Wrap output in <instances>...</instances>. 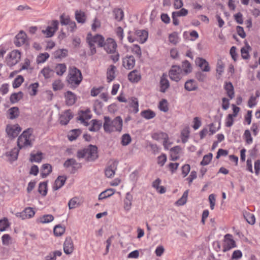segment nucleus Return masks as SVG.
I'll list each match as a JSON object with an SVG mask.
<instances>
[{
	"label": "nucleus",
	"mask_w": 260,
	"mask_h": 260,
	"mask_svg": "<svg viewBox=\"0 0 260 260\" xmlns=\"http://www.w3.org/2000/svg\"><path fill=\"white\" fill-rule=\"evenodd\" d=\"M52 172V166L48 164H44L42 167L41 175L42 178L46 177Z\"/></svg>",
	"instance_id": "33"
},
{
	"label": "nucleus",
	"mask_w": 260,
	"mask_h": 260,
	"mask_svg": "<svg viewBox=\"0 0 260 260\" xmlns=\"http://www.w3.org/2000/svg\"><path fill=\"white\" fill-rule=\"evenodd\" d=\"M54 217L51 214H46L40 218V222L42 223H47L52 221Z\"/></svg>",
	"instance_id": "57"
},
{
	"label": "nucleus",
	"mask_w": 260,
	"mask_h": 260,
	"mask_svg": "<svg viewBox=\"0 0 260 260\" xmlns=\"http://www.w3.org/2000/svg\"><path fill=\"white\" fill-rule=\"evenodd\" d=\"M8 118L10 119H14L19 116L20 112L19 109L17 107H13L8 110Z\"/></svg>",
	"instance_id": "28"
},
{
	"label": "nucleus",
	"mask_w": 260,
	"mask_h": 260,
	"mask_svg": "<svg viewBox=\"0 0 260 260\" xmlns=\"http://www.w3.org/2000/svg\"><path fill=\"white\" fill-rule=\"evenodd\" d=\"M118 162L116 161H112L106 168L105 174L106 177L111 178L114 176L115 171L117 170Z\"/></svg>",
	"instance_id": "17"
},
{
	"label": "nucleus",
	"mask_w": 260,
	"mask_h": 260,
	"mask_svg": "<svg viewBox=\"0 0 260 260\" xmlns=\"http://www.w3.org/2000/svg\"><path fill=\"white\" fill-rule=\"evenodd\" d=\"M49 57V54L47 53L40 54L37 58V62L38 63L44 62Z\"/></svg>",
	"instance_id": "59"
},
{
	"label": "nucleus",
	"mask_w": 260,
	"mask_h": 260,
	"mask_svg": "<svg viewBox=\"0 0 260 260\" xmlns=\"http://www.w3.org/2000/svg\"><path fill=\"white\" fill-rule=\"evenodd\" d=\"M33 130L29 128L25 130L17 139V146L19 149L23 148L30 147L32 146L31 139Z\"/></svg>",
	"instance_id": "4"
},
{
	"label": "nucleus",
	"mask_w": 260,
	"mask_h": 260,
	"mask_svg": "<svg viewBox=\"0 0 260 260\" xmlns=\"http://www.w3.org/2000/svg\"><path fill=\"white\" fill-rule=\"evenodd\" d=\"M20 52L18 50H14L8 54L6 59L7 64L9 67H13L20 61Z\"/></svg>",
	"instance_id": "6"
},
{
	"label": "nucleus",
	"mask_w": 260,
	"mask_h": 260,
	"mask_svg": "<svg viewBox=\"0 0 260 260\" xmlns=\"http://www.w3.org/2000/svg\"><path fill=\"white\" fill-rule=\"evenodd\" d=\"M80 113L81 115L79 116L78 120L85 125L87 126L88 123L86 121V120H88L91 118L92 115L90 114V110L89 109H86L84 111H81Z\"/></svg>",
	"instance_id": "20"
},
{
	"label": "nucleus",
	"mask_w": 260,
	"mask_h": 260,
	"mask_svg": "<svg viewBox=\"0 0 260 260\" xmlns=\"http://www.w3.org/2000/svg\"><path fill=\"white\" fill-rule=\"evenodd\" d=\"M74 249V243L71 237L66 239L63 243V251L67 254H71Z\"/></svg>",
	"instance_id": "15"
},
{
	"label": "nucleus",
	"mask_w": 260,
	"mask_h": 260,
	"mask_svg": "<svg viewBox=\"0 0 260 260\" xmlns=\"http://www.w3.org/2000/svg\"><path fill=\"white\" fill-rule=\"evenodd\" d=\"M67 54L68 50L67 49H58L54 52V56L55 58H62L65 57Z\"/></svg>",
	"instance_id": "49"
},
{
	"label": "nucleus",
	"mask_w": 260,
	"mask_h": 260,
	"mask_svg": "<svg viewBox=\"0 0 260 260\" xmlns=\"http://www.w3.org/2000/svg\"><path fill=\"white\" fill-rule=\"evenodd\" d=\"M132 195L129 192H127L126 194V197L124 201V208L125 210H129L130 209L132 205Z\"/></svg>",
	"instance_id": "43"
},
{
	"label": "nucleus",
	"mask_w": 260,
	"mask_h": 260,
	"mask_svg": "<svg viewBox=\"0 0 260 260\" xmlns=\"http://www.w3.org/2000/svg\"><path fill=\"white\" fill-rule=\"evenodd\" d=\"M116 67L111 65L108 69L107 72V78L108 82L113 81L115 78Z\"/></svg>",
	"instance_id": "29"
},
{
	"label": "nucleus",
	"mask_w": 260,
	"mask_h": 260,
	"mask_svg": "<svg viewBox=\"0 0 260 260\" xmlns=\"http://www.w3.org/2000/svg\"><path fill=\"white\" fill-rule=\"evenodd\" d=\"M141 76L137 70L131 71L128 74V79L133 83L138 82L141 80Z\"/></svg>",
	"instance_id": "24"
},
{
	"label": "nucleus",
	"mask_w": 260,
	"mask_h": 260,
	"mask_svg": "<svg viewBox=\"0 0 260 260\" xmlns=\"http://www.w3.org/2000/svg\"><path fill=\"white\" fill-rule=\"evenodd\" d=\"M27 35L25 32L21 30L16 36L14 43L17 47H20L26 42Z\"/></svg>",
	"instance_id": "14"
},
{
	"label": "nucleus",
	"mask_w": 260,
	"mask_h": 260,
	"mask_svg": "<svg viewBox=\"0 0 260 260\" xmlns=\"http://www.w3.org/2000/svg\"><path fill=\"white\" fill-rule=\"evenodd\" d=\"M245 45L246 48L243 47L241 49V53L242 57L244 59H247L249 58L250 56L249 54L248 51L251 50V47L249 45L248 43L245 42Z\"/></svg>",
	"instance_id": "38"
},
{
	"label": "nucleus",
	"mask_w": 260,
	"mask_h": 260,
	"mask_svg": "<svg viewBox=\"0 0 260 260\" xmlns=\"http://www.w3.org/2000/svg\"><path fill=\"white\" fill-rule=\"evenodd\" d=\"M65 230V227L58 224L54 228L53 232L55 236H60L64 233Z\"/></svg>",
	"instance_id": "52"
},
{
	"label": "nucleus",
	"mask_w": 260,
	"mask_h": 260,
	"mask_svg": "<svg viewBox=\"0 0 260 260\" xmlns=\"http://www.w3.org/2000/svg\"><path fill=\"white\" fill-rule=\"evenodd\" d=\"M39 192L43 196H46L47 193V184L46 182H41L38 188Z\"/></svg>",
	"instance_id": "46"
},
{
	"label": "nucleus",
	"mask_w": 260,
	"mask_h": 260,
	"mask_svg": "<svg viewBox=\"0 0 260 260\" xmlns=\"http://www.w3.org/2000/svg\"><path fill=\"white\" fill-rule=\"evenodd\" d=\"M135 34L138 41L140 43H144L147 41L148 36L147 31L145 30H137L136 31Z\"/></svg>",
	"instance_id": "23"
},
{
	"label": "nucleus",
	"mask_w": 260,
	"mask_h": 260,
	"mask_svg": "<svg viewBox=\"0 0 260 260\" xmlns=\"http://www.w3.org/2000/svg\"><path fill=\"white\" fill-rule=\"evenodd\" d=\"M58 24L59 22L57 20H52L51 22V25L48 26L46 29L42 30V32L46 35V37H51L58 29Z\"/></svg>",
	"instance_id": "10"
},
{
	"label": "nucleus",
	"mask_w": 260,
	"mask_h": 260,
	"mask_svg": "<svg viewBox=\"0 0 260 260\" xmlns=\"http://www.w3.org/2000/svg\"><path fill=\"white\" fill-rule=\"evenodd\" d=\"M67 180V177L64 176H59L55 180L53 188L56 190L61 188Z\"/></svg>",
	"instance_id": "27"
},
{
	"label": "nucleus",
	"mask_w": 260,
	"mask_h": 260,
	"mask_svg": "<svg viewBox=\"0 0 260 260\" xmlns=\"http://www.w3.org/2000/svg\"><path fill=\"white\" fill-rule=\"evenodd\" d=\"M130 107L133 108L134 113H137L139 111V103L136 98L133 97L131 98Z\"/></svg>",
	"instance_id": "50"
},
{
	"label": "nucleus",
	"mask_w": 260,
	"mask_h": 260,
	"mask_svg": "<svg viewBox=\"0 0 260 260\" xmlns=\"http://www.w3.org/2000/svg\"><path fill=\"white\" fill-rule=\"evenodd\" d=\"M122 123L123 121L120 116H117L113 120H111L108 116H105L104 129L105 132L108 133L114 131L121 132Z\"/></svg>",
	"instance_id": "2"
},
{
	"label": "nucleus",
	"mask_w": 260,
	"mask_h": 260,
	"mask_svg": "<svg viewBox=\"0 0 260 260\" xmlns=\"http://www.w3.org/2000/svg\"><path fill=\"white\" fill-rule=\"evenodd\" d=\"M141 115L146 119H150L154 118L156 114L151 110H146L141 112Z\"/></svg>",
	"instance_id": "42"
},
{
	"label": "nucleus",
	"mask_w": 260,
	"mask_h": 260,
	"mask_svg": "<svg viewBox=\"0 0 260 260\" xmlns=\"http://www.w3.org/2000/svg\"><path fill=\"white\" fill-rule=\"evenodd\" d=\"M232 237V235L229 234H227L224 236V244L223 245V252L228 251L237 246L236 242Z\"/></svg>",
	"instance_id": "9"
},
{
	"label": "nucleus",
	"mask_w": 260,
	"mask_h": 260,
	"mask_svg": "<svg viewBox=\"0 0 260 260\" xmlns=\"http://www.w3.org/2000/svg\"><path fill=\"white\" fill-rule=\"evenodd\" d=\"M184 89L187 91H196L198 89V83L194 79H188L184 84Z\"/></svg>",
	"instance_id": "21"
},
{
	"label": "nucleus",
	"mask_w": 260,
	"mask_h": 260,
	"mask_svg": "<svg viewBox=\"0 0 260 260\" xmlns=\"http://www.w3.org/2000/svg\"><path fill=\"white\" fill-rule=\"evenodd\" d=\"M68 82L72 89H75L79 86L82 80V75L80 70L76 67L70 68Z\"/></svg>",
	"instance_id": "3"
},
{
	"label": "nucleus",
	"mask_w": 260,
	"mask_h": 260,
	"mask_svg": "<svg viewBox=\"0 0 260 260\" xmlns=\"http://www.w3.org/2000/svg\"><path fill=\"white\" fill-rule=\"evenodd\" d=\"M19 149L14 148L10 151L6 153V156L8 158L9 161L12 162L17 159Z\"/></svg>",
	"instance_id": "25"
},
{
	"label": "nucleus",
	"mask_w": 260,
	"mask_h": 260,
	"mask_svg": "<svg viewBox=\"0 0 260 260\" xmlns=\"http://www.w3.org/2000/svg\"><path fill=\"white\" fill-rule=\"evenodd\" d=\"M81 131L80 129H74L71 130L68 134V138L70 141L76 140L81 134Z\"/></svg>",
	"instance_id": "39"
},
{
	"label": "nucleus",
	"mask_w": 260,
	"mask_h": 260,
	"mask_svg": "<svg viewBox=\"0 0 260 260\" xmlns=\"http://www.w3.org/2000/svg\"><path fill=\"white\" fill-rule=\"evenodd\" d=\"M182 70L179 66L174 65L169 71L170 78L175 82H178L181 78Z\"/></svg>",
	"instance_id": "7"
},
{
	"label": "nucleus",
	"mask_w": 260,
	"mask_h": 260,
	"mask_svg": "<svg viewBox=\"0 0 260 260\" xmlns=\"http://www.w3.org/2000/svg\"><path fill=\"white\" fill-rule=\"evenodd\" d=\"M152 138L156 141L164 140V146L166 147V142L169 140L168 135L167 134L164 132H157L152 135Z\"/></svg>",
	"instance_id": "22"
},
{
	"label": "nucleus",
	"mask_w": 260,
	"mask_h": 260,
	"mask_svg": "<svg viewBox=\"0 0 260 260\" xmlns=\"http://www.w3.org/2000/svg\"><path fill=\"white\" fill-rule=\"evenodd\" d=\"M73 117V115L71 110H66L60 115L59 122L61 125H67Z\"/></svg>",
	"instance_id": "18"
},
{
	"label": "nucleus",
	"mask_w": 260,
	"mask_h": 260,
	"mask_svg": "<svg viewBox=\"0 0 260 260\" xmlns=\"http://www.w3.org/2000/svg\"><path fill=\"white\" fill-rule=\"evenodd\" d=\"M63 83L60 80H57L52 83V88L54 91L60 90L63 88Z\"/></svg>",
	"instance_id": "56"
},
{
	"label": "nucleus",
	"mask_w": 260,
	"mask_h": 260,
	"mask_svg": "<svg viewBox=\"0 0 260 260\" xmlns=\"http://www.w3.org/2000/svg\"><path fill=\"white\" fill-rule=\"evenodd\" d=\"M188 190H186L184 192L181 198L179 199L176 202V204L179 206L184 205L187 202V199L188 197Z\"/></svg>",
	"instance_id": "53"
},
{
	"label": "nucleus",
	"mask_w": 260,
	"mask_h": 260,
	"mask_svg": "<svg viewBox=\"0 0 260 260\" xmlns=\"http://www.w3.org/2000/svg\"><path fill=\"white\" fill-rule=\"evenodd\" d=\"M169 87V82L167 79L166 76L165 74H163L160 81V91L164 93Z\"/></svg>",
	"instance_id": "26"
},
{
	"label": "nucleus",
	"mask_w": 260,
	"mask_h": 260,
	"mask_svg": "<svg viewBox=\"0 0 260 260\" xmlns=\"http://www.w3.org/2000/svg\"><path fill=\"white\" fill-rule=\"evenodd\" d=\"M197 65L201 68L203 72H209L210 68L207 60L202 57H198L195 60Z\"/></svg>",
	"instance_id": "19"
},
{
	"label": "nucleus",
	"mask_w": 260,
	"mask_h": 260,
	"mask_svg": "<svg viewBox=\"0 0 260 260\" xmlns=\"http://www.w3.org/2000/svg\"><path fill=\"white\" fill-rule=\"evenodd\" d=\"M212 154L209 153V154L205 155L201 162V165L202 166H206L209 164L212 158Z\"/></svg>",
	"instance_id": "61"
},
{
	"label": "nucleus",
	"mask_w": 260,
	"mask_h": 260,
	"mask_svg": "<svg viewBox=\"0 0 260 260\" xmlns=\"http://www.w3.org/2000/svg\"><path fill=\"white\" fill-rule=\"evenodd\" d=\"M75 18L79 23H83L85 22V14L81 11H76L75 12Z\"/></svg>",
	"instance_id": "48"
},
{
	"label": "nucleus",
	"mask_w": 260,
	"mask_h": 260,
	"mask_svg": "<svg viewBox=\"0 0 260 260\" xmlns=\"http://www.w3.org/2000/svg\"><path fill=\"white\" fill-rule=\"evenodd\" d=\"M24 81V78L21 75H19L16 78L13 82V87L14 88L19 87Z\"/></svg>",
	"instance_id": "58"
},
{
	"label": "nucleus",
	"mask_w": 260,
	"mask_h": 260,
	"mask_svg": "<svg viewBox=\"0 0 260 260\" xmlns=\"http://www.w3.org/2000/svg\"><path fill=\"white\" fill-rule=\"evenodd\" d=\"M10 226V223L8 219L6 217H4L2 219H0V231L3 232L6 230L7 228Z\"/></svg>",
	"instance_id": "54"
},
{
	"label": "nucleus",
	"mask_w": 260,
	"mask_h": 260,
	"mask_svg": "<svg viewBox=\"0 0 260 260\" xmlns=\"http://www.w3.org/2000/svg\"><path fill=\"white\" fill-rule=\"evenodd\" d=\"M178 36L177 32H173L170 34L169 36V40L171 43L176 45L178 42Z\"/></svg>",
	"instance_id": "62"
},
{
	"label": "nucleus",
	"mask_w": 260,
	"mask_h": 260,
	"mask_svg": "<svg viewBox=\"0 0 260 260\" xmlns=\"http://www.w3.org/2000/svg\"><path fill=\"white\" fill-rule=\"evenodd\" d=\"M117 44L115 40L112 38H108L102 47L108 54H113L116 52L117 48Z\"/></svg>",
	"instance_id": "8"
},
{
	"label": "nucleus",
	"mask_w": 260,
	"mask_h": 260,
	"mask_svg": "<svg viewBox=\"0 0 260 260\" xmlns=\"http://www.w3.org/2000/svg\"><path fill=\"white\" fill-rule=\"evenodd\" d=\"M21 131V128L18 124L14 125L8 124L6 127L7 137L11 140H13L17 137Z\"/></svg>",
	"instance_id": "5"
},
{
	"label": "nucleus",
	"mask_w": 260,
	"mask_h": 260,
	"mask_svg": "<svg viewBox=\"0 0 260 260\" xmlns=\"http://www.w3.org/2000/svg\"><path fill=\"white\" fill-rule=\"evenodd\" d=\"M63 166L65 168H69L72 167V169L71 172L72 173H75L76 171L81 168L82 167L81 164L77 162V161L74 158L68 159L64 162Z\"/></svg>",
	"instance_id": "12"
},
{
	"label": "nucleus",
	"mask_w": 260,
	"mask_h": 260,
	"mask_svg": "<svg viewBox=\"0 0 260 260\" xmlns=\"http://www.w3.org/2000/svg\"><path fill=\"white\" fill-rule=\"evenodd\" d=\"M62 254V252L60 250H56L50 252L48 255H47L45 260H56V256H60Z\"/></svg>",
	"instance_id": "47"
},
{
	"label": "nucleus",
	"mask_w": 260,
	"mask_h": 260,
	"mask_svg": "<svg viewBox=\"0 0 260 260\" xmlns=\"http://www.w3.org/2000/svg\"><path fill=\"white\" fill-rule=\"evenodd\" d=\"M41 73L45 79H48L53 76L54 71L49 67H45L41 70Z\"/></svg>",
	"instance_id": "45"
},
{
	"label": "nucleus",
	"mask_w": 260,
	"mask_h": 260,
	"mask_svg": "<svg viewBox=\"0 0 260 260\" xmlns=\"http://www.w3.org/2000/svg\"><path fill=\"white\" fill-rule=\"evenodd\" d=\"M57 75L62 76L66 71L67 67L64 63L57 64L55 68Z\"/></svg>",
	"instance_id": "44"
},
{
	"label": "nucleus",
	"mask_w": 260,
	"mask_h": 260,
	"mask_svg": "<svg viewBox=\"0 0 260 260\" xmlns=\"http://www.w3.org/2000/svg\"><path fill=\"white\" fill-rule=\"evenodd\" d=\"M92 126L89 128L90 131L96 132L98 131L102 125V121L96 119H93L91 121Z\"/></svg>",
	"instance_id": "36"
},
{
	"label": "nucleus",
	"mask_w": 260,
	"mask_h": 260,
	"mask_svg": "<svg viewBox=\"0 0 260 260\" xmlns=\"http://www.w3.org/2000/svg\"><path fill=\"white\" fill-rule=\"evenodd\" d=\"M92 41H93L94 43H97L99 47H102L106 41L104 37L99 34L92 37Z\"/></svg>",
	"instance_id": "35"
},
{
	"label": "nucleus",
	"mask_w": 260,
	"mask_h": 260,
	"mask_svg": "<svg viewBox=\"0 0 260 260\" xmlns=\"http://www.w3.org/2000/svg\"><path fill=\"white\" fill-rule=\"evenodd\" d=\"M23 98V93L19 91L18 93H12L10 97V101L11 103L14 104L17 103Z\"/></svg>",
	"instance_id": "40"
},
{
	"label": "nucleus",
	"mask_w": 260,
	"mask_h": 260,
	"mask_svg": "<svg viewBox=\"0 0 260 260\" xmlns=\"http://www.w3.org/2000/svg\"><path fill=\"white\" fill-rule=\"evenodd\" d=\"M35 212L32 208L27 207L22 212L15 213V216L22 220H24L31 218L35 215Z\"/></svg>",
	"instance_id": "11"
},
{
	"label": "nucleus",
	"mask_w": 260,
	"mask_h": 260,
	"mask_svg": "<svg viewBox=\"0 0 260 260\" xmlns=\"http://www.w3.org/2000/svg\"><path fill=\"white\" fill-rule=\"evenodd\" d=\"M71 20L69 16H66L64 14L60 16V22L62 25H67Z\"/></svg>",
	"instance_id": "63"
},
{
	"label": "nucleus",
	"mask_w": 260,
	"mask_h": 260,
	"mask_svg": "<svg viewBox=\"0 0 260 260\" xmlns=\"http://www.w3.org/2000/svg\"><path fill=\"white\" fill-rule=\"evenodd\" d=\"M181 149L179 146H175L170 149L171 154V160H176L179 159V157L178 154L181 151Z\"/></svg>",
	"instance_id": "30"
},
{
	"label": "nucleus",
	"mask_w": 260,
	"mask_h": 260,
	"mask_svg": "<svg viewBox=\"0 0 260 260\" xmlns=\"http://www.w3.org/2000/svg\"><path fill=\"white\" fill-rule=\"evenodd\" d=\"M161 180L159 178H157L152 183V186L159 193H164L166 191V189L165 187L162 186H159L160 184Z\"/></svg>",
	"instance_id": "32"
},
{
	"label": "nucleus",
	"mask_w": 260,
	"mask_h": 260,
	"mask_svg": "<svg viewBox=\"0 0 260 260\" xmlns=\"http://www.w3.org/2000/svg\"><path fill=\"white\" fill-rule=\"evenodd\" d=\"M224 89L226 91L227 95L231 99L234 97V87L231 82H226L224 85Z\"/></svg>",
	"instance_id": "34"
},
{
	"label": "nucleus",
	"mask_w": 260,
	"mask_h": 260,
	"mask_svg": "<svg viewBox=\"0 0 260 260\" xmlns=\"http://www.w3.org/2000/svg\"><path fill=\"white\" fill-rule=\"evenodd\" d=\"M182 72L186 74H189L192 72V67L190 62L188 60H184L182 63Z\"/></svg>",
	"instance_id": "41"
},
{
	"label": "nucleus",
	"mask_w": 260,
	"mask_h": 260,
	"mask_svg": "<svg viewBox=\"0 0 260 260\" xmlns=\"http://www.w3.org/2000/svg\"><path fill=\"white\" fill-rule=\"evenodd\" d=\"M115 192V189L113 188L107 189L101 192L99 196V200H103L112 196Z\"/></svg>",
	"instance_id": "37"
},
{
	"label": "nucleus",
	"mask_w": 260,
	"mask_h": 260,
	"mask_svg": "<svg viewBox=\"0 0 260 260\" xmlns=\"http://www.w3.org/2000/svg\"><path fill=\"white\" fill-rule=\"evenodd\" d=\"M42 153L38 152L36 154H30V160L31 162H40L42 159Z\"/></svg>",
	"instance_id": "51"
},
{
	"label": "nucleus",
	"mask_w": 260,
	"mask_h": 260,
	"mask_svg": "<svg viewBox=\"0 0 260 260\" xmlns=\"http://www.w3.org/2000/svg\"><path fill=\"white\" fill-rule=\"evenodd\" d=\"M243 137L247 144H250L252 143L253 139L249 130L246 129L245 131Z\"/></svg>",
	"instance_id": "64"
},
{
	"label": "nucleus",
	"mask_w": 260,
	"mask_h": 260,
	"mask_svg": "<svg viewBox=\"0 0 260 260\" xmlns=\"http://www.w3.org/2000/svg\"><path fill=\"white\" fill-rule=\"evenodd\" d=\"M136 60L133 55H126L122 59V66L127 70L132 69L135 66Z\"/></svg>",
	"instance_id": "13"
},
{
	"label": "nucleus",
	"mask_w": 260,
	"mask_h": 260,
	"mask_svg": "<svg viewBox=\"0 0 260 260\" xmlns=\"http://www.w3.org/2000/svg\"><path fill=\"white\" fill-rule=\"evenodd\" d=\"M77 157L79 159L85 158L86 161H94L99 157L98 147L90 144L87 148L78 150Z\"/></svg>",
	"instance_id": "1"
},
{
	"label": "nucleus",
	"mask_w": 260,
	"mask_h": 260,
	"mask_svg": "<svg viewBox=\"0 0 260 260\" xmlns=\"http://www.w3.org/2000/svg\"><path fill=\"white\" fill-rule=\"evenodd\" d=\"M113 14L115 19L117 21H121L124 17V12L121 9L115 8L113 10Z\"/></svg>",
	"instance_id": "31"
},
{
	"label": "nucleus",
	"mask_w": 260,
	"mask_h": 260,
	"mask_svg": "<svg viewBox=\"0 0 260 260\" xmlns=\"http://www.w3.org/2000/svg\"><path fill=\"white\" fill-rule=\"evenodd\" d=\"M132 141L130 135L128 134H124L121 137V143L123 146L128 145Z\"/></svg>",
	"instance_id": "60"
},
{
	"label": "nucleus",
	"mask_w": 260,
	"mask_h": 260,
	"mask_svg": "<svg viewBox=\"0 0 260 260\" xmlns=\"http://www.w3.org/2000/svg\"><path fill=\"white\" fill-rule=\"evenodd\" d=\"M64 96L66 104L68 106L73 105L76 103L77 99V95L71 91H67L64 92Z\"/></svg>",
	"instance_id": "16"
},
{
	"label": "nucleus",
	"mask_w": 260,
	"mask_h": 260,
	"mask_svg": "<svg viewBox=\"0 0 260 260\" xmlns=\"http://www.w3.org/2000/svg\"><path fill=\"white\" fill-rule=\"evenodd\" d=\"M245 219L247 222L251 225L254 224L255 221L254 215L249 212H246L244 215Z\"/></svg>",
	"instance_id": "55"
}]
</instances>
